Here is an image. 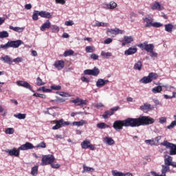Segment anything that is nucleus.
<instances>
[{"mask_svg":"<svg viewBox=\"0 0 176 176\" xmlns=\"http://www.w3.org/2000/svg\"><path fill=\"white\" fill-rule=\"evenodd\" d=\"M138 47H140L142 50H145L146 52H147V53H148L151 50H155V45L148 44V41H144V43L139 44Z\"/></svg>","mask_w":176,"mask_h":176,"instance_id":"5","label":"nucleus"},{"mask_svg":"<svg viewBox=\"0 0 176 176\" xmlns=\"http://www.w3.org/2000/svg\"><path fill=\"white\" fill-rule=\"evenodd\" d=\"M169 155L171 156L176 155V144H173L171 147H170Z\"/></svg>","mask_w":176,"mask_h":176,"instance_id":"33","label":"nucleus"},{"mask_svg":"<svg viewBox=\"0 0 176 176\" xmlns=\"http://www.w3.org/2000/svg\"><path fill=\"white\" fill-rule=\"evenodd\" d=\"M137 47H131L128 50L124 51L125 56H131L133 54H135L137 53Z\"/></svg>","mask_w":176,"mask_h":176,"instance_id":"18","label":"nucleus"},{"mask_svg":"<svg viewBox=\"0 0 176 176\" xmlns=\"http://www.w3.org/2000/svg\"><path fill=\"white\" fill-rule=\"evenodd\" d=\"M97 127L98 129H109V125L105 124L104 122H100V123H98L97 124Z\"/></svg>","mask_w":176,"mask_h":176,"instance_id":"35","label":"nucleus"},{"mask_svg":"<svg viewBox=\"0 0 176 176\" xmlns=\"http://www.w3.org/2000/svg\"><path fill=\"white\" fill-rule=\"evenodd\" d=\"M21 45H24V42L21 40L10 41V47H13V49H17Z\"/></svg>","mask_w":176,"mask_h":176,"instance_id":"14","label":"nucleus"},{"mask_svg":"<svg viewBox=\"0 0 176 176\" xmlns=\"http://www.w3.org/2000/svg\"><path fill=\"white\" fill-rule=\"evenodd\" d=\"M6 134H14V129L13 128H8L5 131Z\"/></svg>","mask_w":176,"mask_h":176,"instance_id":"52","label":"nucleus"},{"mask_svg":"<svg viewBox=\"0 0 176 176\" xmlns=\"http://www.w3.org/2000/svg\"><path fill=\"white\" fill-rule=\"evenodd\" d=\"M171 163H173V157H171L168 155H164V165L170 167V166H171Z\"/></svg>","mask_w":176,"mask_h":176,"instance_id":"21","label":"nucleus"},{"mask_svg":"<svg viewBox=\"0 0 176 176\" xmlns=\"http://www.w3.org/2000/svg\"><path fill=\"white\" fill-rule=\"evenodd\" d=\"M155 119L150 116H140L138 118H132L133 127H140V126H148L153 124Z\"/></svg>","mask_w":176,"mask_h":176,"instance_id":"1","label":"nucleus"},{"mask_svg":"<svg viewBox=\"0 0 176 176\" xmlns=\"http://www.w3.org/2000/svg\"><path fill=\"white\" fill-rule=\"evenodd\" d=\"M94 171V168H90V167H88V166H85V165L84 164L83 165V170H82V173H85V171H87V172H89V171Z\"/></svg>","mask_w":176,"mask_h":176,"instance_id":"56","label":"nucleus"},{"mask_svg":"<svg viewBox=\"0 0 176 176\" xmlns=\"http://www.w3.org/2000/svg\"><path fill=\"white\" fill-rule=\"evenodd\" d=\"M109 8H110L111 10H113L116 8V6H118V4L114 1H111L109 3Z\"/></svg>","mask_w":176,"mask_h":176,"instance_id":"55","label":"nucleus"},{"mask_svg":"<svg viewBox=\"0 0 176 176\" xmlns=\"http://www.w3.org/2000/svg\"><path fill=\"white\" fill-rule=\"evenodd\" d=\"M162 174L166 176V173L170 172V166L167 165H162Z\"/></svg>","mask_w":176,"mask_h":176,"instance_id":"28","label":"nucleus"},{"mask_svg":"<svg viewBox=\"0 0 176 176\" xmlns=\"http://www.w3.org/2000/svg\"><path fill=\"white\" fill-rule=\"evenodd\" d=\"M164 28H165V31L166 32L171 34V32H173V29L174 28V25L171 23H168L164 25Z\"/></svg>","mask_w":176,"mask_h":176,"instance_id":"25","label":"nucleus"},{"mask_svg":"<svg viewBox=\"0 0 176 176\" xmlns=\"http://www.w3.org/2000/svg\"><path fill=\"white\" fill-rule=\"evenodd\" d=\"M34 97H39L40 98H46V95L35 93L33 94Z\"/></svg>","mask_w":176,"mask_h":176,"instance_id":"59","label":"nucleus"},{"mask_svg":"<svg viewBox=\"0 0 176 176\" xmlns=\"http://www.w3.org/2000/svg\"><path fill=\"white\" fill-rule=\"evenodd\" d=\"M157 78V74L156 73H150L148 76H144L142 79H140V83H144L146 85V83H151L153 80V79H156Z\"/></svg>","mask_w":176,"mask_h":176,"instance_id":"4","label":"nucleus"},{"mask_svg":"<svg viewBox=\"0 0 176 176\" xmlns=\"http://www.w3.org/2000/svg\"><path fill=\"white\" fill-rule=\"evenodd\" d=\"M81 148L82 149L90 148L91 151H94L96 149L94 145L91 144V143H90V140H85L81 143Z\"/></svg>","mask_w":176,"mask_h":176,"instance_id":"7","label":"nucleus"},{"mask_svg":"<svg viewBox=\"0 0 176 176\" xmlns=\"http://www.w3.org/2000/svg\"><path fill=\"white\" fill-rule=\"evenodd\" d=\"M153 107L149 103H144L143 105L140 107V110L142 111L145 113H148V112H151V111H153Z\"/></svg>","mask_w":176,"mask_h":176,"instance_id":"10","label":"nucleus"},{"mask_svg":"<svg viewBox=\"0 0 176 176\" xmlns=\"http://www.w3.org/2000/svg\"><path fill=\"white\" fill-rule=\"evenodd\" d=\"M52 26V23H50V21L47 20L45 23H44L41 27L40 28L41 31H46V30H49L50 27Z\"/></svg>","mask_w":176,"mask_h":176,"instance_id":"22","label":"nucleus"},{"mask_svg":"<svg viewBox=\"0 0 176 176\" xmlns=\"http://www.w3.org/2000/svg\"><path fill=\"white\" fill-rule=\"evenodd\" d=\"M90 58L92 59V60H98V55L96 54H91L90 55Z\"/></svg>","mask_w":176,"mask_h":176,"instance_id":"64","label":"nucleus"},{"mask_svg":"<svg viewBox=\"0 0 176 176\" xmlns=\"http://www.w3.org/2000/svg\"><path fill=\"white\" fill-rule=\"evenodd\" d=\"M100 55L102 57H112V53L111 52H106L104 51H102Z\"/></svg>","mask_w":176,"mask_h":176,"instance_id":"43","label":"nucleus"},{"mask_svg":"<svg viewBox=\"0 0 176 176\" xmlns=\"http://www.w3.org/2000/svg\"><path fill=\"white\" fill-rule=\"evenodd\" d=\"M159 123L160 124H164V123H167V118L166 117H160L159 118Z\"/></svg>","mask_w":176,"mask_h":176,"instance_id":"51","label":"nucleus"},{"mask_svg":"<svg viewBox=\"0 0 176 176\" xmlns=\"http://www.w3.org/2000/svg\"><path fill=\"white\" fill-rule=\"evenodd\" d=\"M151 8L152 10H163L164 9V7L162 6L160 3L159 1H155L153 4L151 6Z\"/></svg>","mask_w":176,"mask_h":176,"instance_id":"17","label":"nucleus"},{"mask_svg":"<svg viewBox=\"0 0 176 176\" xmlns=\"http://www.w3.org/2000/svg\"><path fill=\"white\" fill-rule=\"evenodd\" d=\"M151 27H155V28H160V27H163V23L160 22H155L153 23Z\"/></svg>","mask_w":176,"mask_h":176,"instance_id":"49","label":"nucleus"},{"mask_svg":"<svg viewBox=\"0 0 176 176\" xmlns=\"http://www.w3.org/2000/svg\"><path fill=\"white\" fill-rule=\"evenodd\" d=\"M103 141L107 145H113L115 144V140H113V139H112V138H109V137H105L103 139Z\"/></svg>","mask_w":176,"mask_h":176,"instance_id":"24","label":"nucleus"},{"mask_svg":"<svg viewBox=\"0 0 176 176\" xmlns=\"http://www.w3.org/2000/svg\"><path fill=\"white\" fill-rule=\"evenodd\" d=\"M175 121H173L170 125L166 126V129H168V130H171V129H174V127H175L176 126V116L175 115L173 116Z\"/></svg>","mask_w":176,"mask_h":176,"instance_id":"34","label":"nucleus"},{"mask_svg":"<svg viewBox=\"0 0 176 176\" xmlns=\"http://www.w3.org/2000/svg\"><path fill=\"white\" fill-rule=\"evenodd\" d=\"M72 102H73V104H75V105H76L77 107H83V105H87V100L80 99L79 98L72 100Z\"/></svg>","mask_w":176,"mask_h":176,"instance_id":"11","label":"nucleus"},{"mask_svg":"<svg viewBox=\"0 0 176 176\" xmlns=\"http://www.w3.org/2000/svg\"><path fill=\"white\" fill-rule=\"evenodd\" d=\"M143 21L144 23H146V28H149V27H152V25L153 24V19L149 15H147L144 18H143Z\"/></svg>","mask_w":176,"mask_h":176,"instance_id":"13","label":"nucleus"},{"mask_svg":"<svg viewBox=\"0 0 176 176\" xmlns=\"http://www.w3.org/2000/svg\"><path fill=\"white\" fill-rule=\"evenodd\" d=\"M55 160L54 156L52 155H47L43 156L41 166H47V164H52Z\"/></svg>","mask_w":176,"mask_h":176,"instance_id":"6","label":"nucleus"},{"mask_svg":"<svg viewBox=\"0 0 176 176\" xmlns=\"http://www.w3.org/2000/svg\"><path fill=\"white\" fill-rule=\"evenodd\" d=\"M10 47V43L8 41L5 45H0V49H3L4 50H6V49H9Z\"/></svg>","mask_w":176,"mask_h":176,"instance_id":"45","label":"nucleus"},{"mask_svg":"<svg viewBox=\"0 0 176 176\" xmlns=\"http://www.w3.org/2000/svg\"><path fill=\"white\" fill-rule=\"evenodd\" d=\"M85 75H92V76H98L100 75V69L97 67H94L93 69H85Z\"/></svg>","mask_w":176,"mask_h":176,"instance_id":"8","label":"nucleus"},{"mask_svg":"<svg viewBox=\"0 0 176 176\" xmlns=\"http://www.w3.org/2000/svg\"><path fill=\"white\" fill-rule=\"evenodd\" d=\"M173 144L168 142L167 140H164L163 142L160 144L163 146H166V148H170Z\"/></svg>","mask_w":176,"mask_h":176,"instance_id":"40","label":"nucleus"},{"mask_svg":"<svg viewBox=\"0 0 176 176\" xmlns=\"http://www.w3.org/2000/svg\"><path fill=\"white\" fill-rule=\"evenodd\" d=\"M9 36V33L6 31L0 32V38H8Z\"/></svg>","mask_w":176,"mask_h":176,"instance_id":"46","label":"nucleus"},{"mask_svg":"<svg viewBox=\"0 0 176 176\" xmlns=\"http://www.w3.org/2000/svg\"><path fill=\"white\" fill-rule=\"evenodd\" d=\"M9 28L10 30H12V31H14L15 32H23V31H24V28L13 27L12 25H10Z\"/></svg>","mask_w":176,"mask_h":176,"instance_id":"29","label":"nucleus"},{"mask_svg":"<svg viewBox=\"0 0 176 176\" xmlns=\"http://www.w3.org/2000/svg\"><path fill=\"white\" fill-rule=\"evenodd\" d=\"M96 27H108L109 25V23H102V22H97L96 23Z\"/></svg>","mask_w":176,"mask_h":176,"instance_id":"50","label":"nucleus"},{"mask_svg":"<svg viewBox=\"0 0 176 176\" xmlns=\"http://www.w3.org/2000/svg\"><path fill=\"white\" fill-rule=\"evenodd\" d=\"M53 122L56 124V125L52 127V130H58V129H61V127L69 126V124H71V122L64 121L63 119H60L59 120H54Z\"/></svg>","mask_w":176,"mask_h":176,"instance_id":"3","label":"nucleus"},{"mask_svg":"<svg viewBox=\"0 0 176 176\" xmlns=\"http://www.w3.org/2000/svg\"><path fill=\"white\" fill-rule=\"evenodd\" d=\"M65 25L67 27H71V25H74V21H67L65 23Z\"/></svg>","mask_w":176,"mask_h":176,"instance_id":"63","label":"nucleus"},{"mask_svg":"<svg viewBox=\"0 0 176 176\" xmlns=\"http://www.w3.org/2000/svg\"><path fill=\"white\" fill-rule=\"evenodd\" d=\"M14 117L16 118V119H19L20 120L25 119L27 117V114L25 113H17V114H14Z\"/></svg>","mask_w":176,"mask_h":176,"instance_id":"32","label":"nucleus"},{"mask_svg":"<svg viewBox=\"0 0 176 176\" xmlns=\"http://www.w3.org/2000/svg\"><path fill=\"white\" fill-rule=\"evenodd\" d=\"M31 175L33 176L38 175V166H35L32 168Z\"/></svg>","mask_w":176,"mask_h":176,"instance_id":"37","label":"nucleus"},{"mask_svg":"<svg viewBox=\"0 0 176 176\" xmlns=\"http://www.w3.org/2000/svg\"><path fill=\"white\" fill-rule=\"evenodd\" d=\"M35 148L34 145L32 143L30 142H26L24 144H22L20 147L19 149L20 151H28L30 149H34Z\"/></svg>","mask_w":176,"mask_h":176,"instance_id":"15","label":"nucleus"},{"mask_svg":"<svg viewBox=\"0 0 176 176\" xmlns=\"http://www.w3.org/2000/svg\"><path fill=\"white\" fill-rule=\"evenodd\" d=\"M133 69L141 71V69H142V62L141 60L136 62L133 66Z\"/></svg>","mask_w":176,"mask_h":176,"instance_id":"26","label":"nucleus"},{"mask_svg":"<svg viewBox=\"0 0 176 176\" xmlns=\"http://www.w3.org/2000/svg\"><path fill=\"white\" fill-rule=\"evenodd\" d=\"M0 60L1 61H3V63H5L6 64H9V65H12V64H13V59L8 55L1 56L0 58Z\"/></svg>","mask_w":176,"mask_h":176,"instance_id":"16","label":"nucleus"},{"mask_svg":"<svg viewBox=\"0 0 176 176\" xmlns=\"http://www.w3.org/2000/svg\"><path fill=\"white\" fill-rule=\"evenodd\" d=\"M134 41V37L133 36H124V42L126 43H131Z\"/></svg>","mask_w":176,"mask_h":176,"instance_id":"31","label":"nucleus"},{"mask_svg":"<svg viewBox=\"0 0 176 176\" xmlns=\"http://www.w3.org/2000/svg\"><path fill=\"white\" fill-rule=\"evenodd\" d=\"M120 30H119L118 28L117 29H108L107 30V35L109 36H116V35H118V34H119L120 32Z\"/></svg>","mask_w":176,"mask_h":176,"instance_id":"19","label":"nucleus"},{"mask_svg":"<svg viewBox=\"0 0 176 176\" xmlns=\"http://www.w3.org/2000/svg\"><path fill=\"white\" fill-rule=\"evenodd\" d=\"M17 86H21V87H24L25 89H28L34 93V90H32V87L28 82L23 81V80H18L16 81Z\"/></svg>","mask_w":176,"mask_h":176,"instance_id":"9","label":"nucleus"},{"mask_svg":"<svg viewBox=\"0 0 176 176\" xmlns=\"http://www.w3.org/2000/svg\"><path fill=\"white\" fill-rule=\"evenodd\" d=\"M111 173L113 176H126V175L122 172H116V170H112Z\"/></svg>","mask_w":176,"mask_h":176,"instance_id":"47","label":"nucleus"},{"mask_svg":"<svg viewBox=\"0 0 176 176\" xmlns=\"http://www.w3.org/2000/svg\"><path fill=\"white\" fill-rule=\"evenodd\" d=\"M85 52L87 53H93L94 52V47H93V46H87L85 47Z\"/></svg>","mask_w":176,"mask_h":176,"instance_id":"44","label":"nucleus"},{"mask_svg":"<svg viewBox=\"0 0 176 176\" xmlns=\"http://www.w3.org/2000/svg\"><path fill=\"white\" fill-rule=\"evenodd\" d=\"M36 85L37 86H43L44 85H45V83L42 81L41 77H38L36 78Z\"/></svg>","mask_w":176,"mask_h":176,"instance_id":"48","label":"nucleus"},{"mask_svg":"<svg viewBox=\"0 0 176 176\" xmlns=\"http://www.w3.org/2000/svg\"><path fill=\"white\" fill-rule=\"evenodd\" d=\"M113 127L116 131L123 130V127H133V120L131 118H128L124 120H116L113 122Z\"/></svg>","mask_w":176,"mask_h":176,"instance_id":"2","label":"nucleus"},{"mask_svg":"<svg viewBox=\"0 0 176 176\" xmlns=\"http://www.w3.org/2000/svg\"><path fill=\"white\" fill-rule=\"evenodd\" d=\"M145 144H146L147 145H155V140H153V139L152 140H146L144 141Z\"/></svg>","mask_w":176,"mask_h":176,"instance_id":"54","label":"nucleus"},{"mask_svg":"<svg viewBox=\"0 0 176 176\" xmlns=\"http://www.w3.org/2000/svg\"><path fill=\"white\" fill-rule=\"evenodd\" d=\"M39 13H40V11H38V10H35L33 12L32 19L34 20V21H36L38 20L39 18L38 17V16H39Z\"/></svg>","mask_w":176,"mask_h":176,"instance_id":"38","label":"nucleus"},{"mask_svg":"<svg viewBox=\"0 0 176 176\" xmlns=\"http://www.w3.org/2000/svg\"><path fill=\"white\" fill-rule=\"evenodd\" d=\"M6 153H8L9 156H15L18 157L20 155V149L19 147L17 148H14L13 149H7L5 151Z\"/></svg>","mask_w":176,"mask_h":176,"instance_id":"12","label":"nucleus"},{"mask_svg":"<svg viewBox=\"0 0 176 176\" xmlns=\"http://www.w3.org/2000/svg\"><path fill=\"white\" fill-rule=\"evenodd\" d=\"M39 16L44 19H52V14L46 11H41L39 12Z\"/></svg>","mask_w":176,"mask_h":176,"instance_id":"23","label":"nucleus"},{"mask_svg":"<svg viewBox=\"0 0 176 176\" xmlns=\"http://www.w3.org/2000/svg\"><path fill=\"white\" fill-rule=\"evenodd\" d=\"M74 54V50H68L65 51L64 57H68V56H72Z\"/></svg>","mask_w":176,"mask_h":176,"instance_id":"42","label":"nucleus"},{"mask_svg":"<svg viewBox=\"0 0 176 176\" xmlns=\"http://www.w3.org/2000/svg\"><path fill=\"white\" fill-rule=\"evenodd\" d=\"M64 64H65L64 60H57L54 63V65L55 68H56V69L60 71L63 69V68H64Z\"/></svg>","mask_w":176,"mask_h":176,"instance_id":"20","label":"nucleus"},{"mask_svg":"<svg viewBox=\"0 0 176 176\" xmlns=\"http://www.w3.org/2000/svg\"><path fill=\"white\" fill-rule=\"evenodd\" d=\"M35 148H46V143L41 142L40 144H37Z\"/></svg>","mask_w":176,"mask_h":176,"instance_id":"61","label":"nucleus"},{"mask_svg":"<svg viewBox=\"0 0 176 176\" xmlns=\"http://www.w3.org/2000/svg\"><path fill=\"white\" fill-rule=\"evenodd\" d=\"M52 90H61V86L60 85H52Z\"/></svg>","mask_w":176,"mask_h":176,"instance_id":"62","label":"nucleus"},{"mask_svg":"<svg viewBox=\"0 0 176 176\" xmlns=\"http://www.w3.org/2000/svg\"><path fill=\"white\" fill-rule=\"evenodd\" d=\"M83 124H87V121L84 120H81L80 121L74 122L72 123L73 126H78V127H80V126H83Z\"/></svg>","mask_w":176,"mask_h":176,"instance_id":"27","label":"nucleus"},{"mask_svg":"<svg viewBox=\"0 0 176 176\" xmlns=\"http://www.w3.org/2000/svg\"><path fill=\"white\" fill-rule=\"evenodd\" d=\"M38 90V91L42 90V91H43V93H50V91H52V89H46L45 87H42L39 88Z\"/></svg>","mask_w":176,"mask_h":176,"instance_id":"57","label":"nucleus"},{"mask_svg":"<svg viewBox=\"0 0 176 176\" xmlns=\"http://www.w3.org/2000/svg\"><path fill=\"white\" fill-rule=\"evenodd\" d=\"M162 90V86L155 87L154 88L152 89V91L153 93H154V94H156V93H160Z\"/></svg>","mask_w":176,"mask_h":176,"instance_id":"39","label":"nucleus"},{"mask_svg":"<svg viewBox=\"0 0 176 176\" xmlns=\"http://www.w3.org/2000/svg\"><path fill=\"white\" fill-rule=\"evenodd\" d=\"M52 32H58L60 31V28L56 25L52 26Z\"/></svg>","mask_w":176,"mask_h":176,"instance_id":"58","label":"nucleus"},{"mask_svg":"<svg viewBox=\"0 0 176 176\" xmlns=\"http://www.w3.org/2000/svg\"><path fill=\"white\" fill-rule=\"evenodd\" d=\"M113 113H114L113 111H112L111 110V111H105L104 115L102 116L103 119H109V116H112V115H113Z\"/></svg>","mask_w":176,"mask_h":176,"instance_id":"36","label":"nucleus"},{"mask_svg":"<svg viewBox=\"0 0 176 176\" xmlns=\"http://www.w3.org/2000/svg\"><path fill=\"white\" fill-rule=\"evenodd\" d=\"M12 63H16V64H19V63H23V58L17 57L16 58L12 59Z\"/></svg>","mask_w":176,"mask_h":176,"instance_id":"53","label":"nucleus"},{"mask_svg":"<svg viewBox=\"0 0 176 176\" xmlns=\"http://www.w3.org/2000/svg\"><path fill=\"white\" fill-rule=\"evenodd\" d=\"M105 86V82H104V79L102 78H98L96 81V87L101 88L104 87Z\"/></svg>","mask_w":176,"mask_h":176,"instance_id":"30","label":"nucleus"},{"mask_svg":"<svg viewBox=\"0 0 176 176\" xmlns=\"http://www.w3.org/2000/svg\"><path fill=\"white\" fill-rule=\"evenodd\" d=\"M149 56L151 58H157V53L155 52L153 50H151L150 52H148Z\"/></svg>","mask_w":176,"mask_h":176,"instance_id":"41","label":"nucleus"},{"mask_svg":"<svg viewBox=\"0 0 176 176\" xmlns=\"http://www.w3.org/2000/svg\"><path fill=\"white\" fill-rule=\"evenodd\" d=\"M160 140H162V136H157L155 139H153V141H154L156 146H157V145H159V141H160Z\"/></svg>","mask_w":176,"mask_h":176,"instance_id":"60","label":"nucleus"}]
</instances>
